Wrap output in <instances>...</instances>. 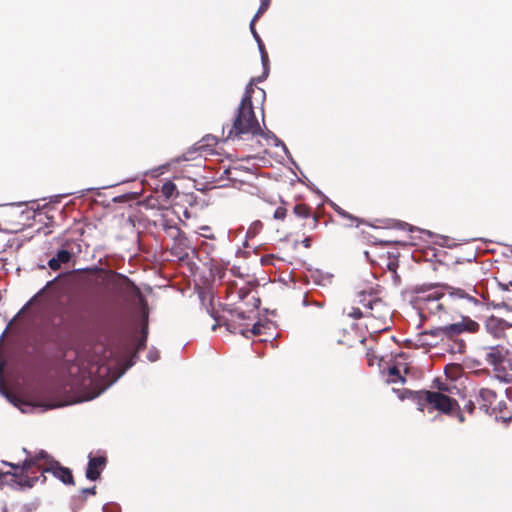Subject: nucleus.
Listing matches in <instances>:
<instances>
[{
	"mask_svg": "<svg viewBox=\"0 0 512 512\" xmlns=\"http://www.w3.org/2000/svg\"><path fill=\"white\" fill-rule=\"evenodd\" d=\"M478 328L479 324L477 322L464 317L461 322L432 329V334L439 335V337L453 338L464 331L475 332Z\"/></svg>",
	"mask_w": 512,
	"mask_h": 512,
	"instance_id": "nucleus-6",
	"label": "nucleus"
},
{
	"mask_svg": "<svg viewBox=\"0 0 512 512\" xmlns=\"http://www.w3.org/2000/svg\"><path fill=\"white\" fill-rule=\"evenodd\" d=\"M458 352L462 353L464 351V343L461 342L458 344V348H457Z\"/></svg>",
	"mask_w": 512,
	"mask_h": 512,
	"instance_id": "nucleus-41",
	"label": "nucleus"
},
{
	"mask_svg": "<svg viewBox=\"0 0 512 512\" xmlns=\"http://www.w3.org/2000/svg\"><path fill=\"white\" fill-rule=\"evenodd\" d=\"M422 233H426L428 235H431V232L430 231H427V230H421Z\"/></svg>",
	"mask_w": 512,
	"mask_h": 512,
	"instance_id": "nucleus-48",
	"label": "nucleus"
},
{
	"mask_svg": "<svg viewBox=\"0 0 512 512\" xmlns=\"http://www.w3.org/2000/svg\"><path fill=\"white\" fill-rule=\"evenodd\" d=\"M438 337L439 335L432 334V330H430L417 335L414 340H408V342L415 348L433 347L437 344L436 338Z\"/></svg>",
	"mask_w": 512,
	"mask_h": 512,
	"instance_id": "nucleus-11",
	"label": "nucleus"
},
{
	"mask_svg": "<svg viewBox=\"0 0 512 512\" xmlns=\"http://www.w3.org/2000/svg\"><path fill=\"white\" fill-rule=\"evenodd\" d=\"M371 238L373 240H371L374 244H379V245H382V246H388V245H391V244H398L399 242L398 241H394V240H391V239H379L375 236H371Z\"/></svg>",
	"mask_w": 512,
	"mask_h": 512,
	"instance_id": "nucleus-26",
	"label": "nucleus"
},
{
	"mask_svg": "<svg viewBox=\"0 0 512 512\" xmlns=\"http://www.w3.org/2000/svg\"><path fill=\"white\" fill-rule=\"evenodd\" d=\"M266 77H264V73L262 74V76L258 77L257 78V81L260 82L262 81L263 79H265Z\"/></svg>",
	"mask_w": 512,
	"mask_h": 512,
	"instance_id": "nucleus-46",
	"label": "nucleus"
},
{
	"mask_svg": "<svg viewBox=\"0 0 512 512\" xmlns=\"http://www.w3.org/2000/svg\"><path fill=\"white\" fill-rule=\"evenodd\" d=\"M216 328H217L216 324L212 326V330H216Z\"/></svg>",
	"mask_w": 512,
	"mask_h": 512,
	"instance_id": "nucleus-50",
	"label": "nucleus"
},
{
	"mask_svg": "<svg viewBox=\"0 0 512 512\" xmlns=\"http://www.w3.org/2000/svg\"><path fill=\"white\" fill-rule=\"evenodd\" d=\"M176 190L177 187L172 181L165 182L161 188V192L166 198H171Z\"/></svg>",
	"mask_w": 512,
	"mask_h": 512,
	"instance_id": "nucleus-21",
	"label": "nucleus"
},
{
	"mask_svg": "<svg viewBox=\"0 0 512 512\" xmlns=\"http://www.w3.org/2000/svg\"><path fill=\"white\" fill-rule=\"evenodd\" d=\"M458 420H459L460 422H463V421L465 420V418H464L463 414H461V413H459V414H458Z\"/></svg>",
	"mask_w": 512,
	"mask_h": 512,
	"instance_id": "nucleus-44",
	"label": "nucleus"
},
{
	"mask_svg": "<svg viewBox=\"0 0 512 512\" xmlns=\"http://www.w3.org/2000/svg\"><path fill=\"white\" fill-rule=\"evenodd\" d=\"M200 229L203 230L204 232H207L208 230H210V228L208 226H202Z\"/></svg>",
	"mask_w": 512,
	"mask_h": 512,
	"instance_id": "nucleus-45",
	"label": "nucleus"
},
{
	"mask_svg": "<svg viewBox=\"0 0 512 512\" xmlns=\"http://www.w3.org/2000/svg\"><path fill=\"white\" fill-rule=\"evenodd\" d=\"M260 92L262 94V97L265 98V91L263 89H260Z\"/></svg>",
	"mask_w": 512,
	"mask_h": 512,
	"instance_id": "nucleus-49",
	"label": "nucleus"
},
{
	"mask_svg": "<svg viewBox=\"0 0 512 512\" xmlns=\"http://www.w3.org/2000/svg\"><path fill=\"white\" fill-rule=\"evenodd\" d=\"M107 464V457L104 453H99L97 455H92L91 453L88 456V465L85 472L86 478L90 481H96L100 478L101 472L104 470Z\"/></svg>",
	"mask_w": 512,
	"mask_h": 512,
	"instance_id": "nucleus-8",
	"label": "nucleus"
},
{
	"mask_svg": "<svg viewBox=\"0 0 512 512\" xmlns=\"http://www.w3.org/2000/svg\"><path fill=\"white\" fill-rule=\"evenodd\" d=\"M271 0H260V7L252 19H257L268 9Z\"/></svg>",
	"mask_w": 512,
	"mask_h": 512,
	"instance_id": "nucleus-24",
	"label": "nucleus"
},
{
	"mask_svg": "<svg viewBox=\"0 0 512 512\" xmlns=\"http://www.w3.org/2000/svg\"><path fill=\"white\" fill-rule=\"evenodd\" d=\"M447 289H448L447 294L434 292L432 294L427 295L426 298H424V300L427 301L428 309L431 313H436L443 309V303H440L439 301L446 297L466 299L470 302H473L474 304H476L478 302L475 297L469 295L463 289L453 288V287H448Z\"/></svg>",
	"mask_w": 512,
	"mask_h": 512,
	"instance_id": "nucleus-5",
	"label": "nucleus"
},
{
	"mask_svg": "<svg viewBox=\"0 0 512 512\" xmlns=\"http://www.w3.org/2000/svg\"><path fill=\"white\" fill-rule=\"evenodd\" d=\"M332 274L316 271L312 274L313 282L318 286H326L332 281Z\"/></svg>",
	"mask_w": 512,
	"mask_h": 512,
	"instance_id": "nucleus-18",
	"label": "nucleus"
},
{
	"mask_svg": "<svg viewBox=\"0 0 512 512\" xmlns=\"http://www.w3.org/2000/svg\"><path fill=\"white\" fill-rule=\"evenodd\" d=\"M24 452L27 453L28 456L21 466L10 463L9 465L14 468L16 472L6 473L5 475L11 476L12 485H16L20 488H31L40 477H43V481L45 480V472H43V469L50 466L51 461L54 460L51 459L44 450H40L34 455L28 453L26 449H24Z\"/></svg>",
	"mask_w": 512,
	"mask_h": 512,
	"instance_id": "nucleus-3",
	"label": "nucleus"
},
{
	"mask_svg": "<svg viewBox=\"0 0 512 512\" xmlns=\"http://www.w3.org/2000/svg\"><path fill=\"white\" fill-rule=\"evenodd\" d=\"M396 227H397L398 229H406L407 227H409V224H407V223H405V222H398V223L396 224Z\"/></svg>",
	"mask_w": 512,
	"mask_h": 512,
	"instance_id": "nucleus-38",
	"label": "nucleus"
},
{
	"mask_svg": "<svg viewBox=\"0 0 512 512\" xmlns=\"http://www.w3.org/2000/svg\"><path fill=\"white\" fill-rule=\"evenodd\" d=\"M81 492H82L84 495H88V494H90V495H94V494L96 493V487H95V486H93V487H91V488H85V489H82V491H81Z\"/></svg>",
	"mask_w": 512,
	"mask_h": 512,
	"instance_id": "nucleus-35",
	"label": "nucleus"
},
{
	"mask_svg": "<svg viewBox=\"0 0 512 512\" xmlns=\"http://www.w3.org/2000/svg\"><path fill=\"white\" fill-rule=\"evenodd\" d=\"M506 394H507V397H508L510 400H512V388H508V389L506 390Z\"/></svg>",
	"mask_w": 512,
	"mask_h": 512,
	"instance_id": "nucleus-43",
	"label": "nucleus"
},
{
	"mask_svg": "<svg viewBox=\"0 0 512 512\" xmlns=\"http://www.w3.org/2000/svg\"><path fill=\"white\" fill-rule=\"evenodd\" d=\"M396 267H397V265H396L394 262H390V263L388 264V269H389L390 271H395V270H396Z\"/></svg>",
	"mask_w": 512,
	"mask_h": 512,
	"instance_id": "nucleus-40",
	"label": "nucleus"
},
{
	"mask_svg": "<svg viewBox=\"0 0 512 512\" xmlns=\"http://www.w3.org/2000/svg\"><path fill=\"white\" fill-rule=\"evenodd\" d=\"M106 288L115 302L126 301L131 295H137L144 323L141 335L132 343H88L76 352L75 361L69 366L68 372L74 377V384L83 389V401L95 399L114 384L135 364L139 351L146 346L148 306L139 289L127 276L117 272L109 274Z\"/></svg>",
	"mask_w": 512,
	"mask_h": 512,
	"instance_id": "nucleus-1",
	"label": "nucleus"
},
{
	"mask_svg": "<svg viewBox=\"0 0 512 512\" xmlns=\"http://www.w3.org/2000/svg\"><path fill=\"white\" fill-rule=\"evenodd\" d=\"M271 134V137L273 138V140L275 141V146L276 147H281L282 150L284 151V153L288 156V157H291L290 155V152L288 150V148L286 147V145L284 144L283 141H281L279 138L276 137V135L272 134L271 132H269V135Z\"/></svg>",
	"mask_w": 512,
	"mask_h": 512,
	"instance_id": "nucleus-25",
	"label": "nucleus"
},
{
	"mask_svg": "<svg viewBox=\"0 0 512 512\" xmlns=\"http://www.w3.org/2000/svg\"><path fill=\"white\" fill-rule=\"evenodd\" d=\"M254 91L251 85H247L245 93L237 108V113L234 117L233 124L223 127V135L227 130L226 140L233 138H242L244 135L259 136L263 135L260 124L255 116L252 105V92Z\"/></svg>",
	"mask_w": 512,
	"mask_h": 512,
	"instance_id": "nucleus-2",
	"label": "nucleus"
},
{
	"mask_svg": "<svg viewBox=\"0 0 512 512\" xmlns=\"http://www.w3.org/2000/svg\"><path fill=\"white\" fill-rule=\"evenodd\" d=\"M5 366V362H0V394L5 397L11 404L18 407L22 413H28L33 409V406L21 400L18 396L9 392L6 388V385L2 379V373Z\"/></svg>",
	"mask_w": 512,
	"mask_h": 512,
	"instance_id": "nucleus-9",
	"label": "nucleus"
},
{
	"mask_svg": "<svg viewBox=\"0 0 512 512\" xmlns=\"http://www.w3.org/2000/svg\"><path fill=\"white\" fill-rule=\"evenodd\" d=\"M494 307L497 308V309H504V310H506L508 312H512V306L508 305L505 302L498 303Z\"/></svg>",
	"mask_w": 512,
	"mask_h": 512,
	"instance_id": "nucleus-34",
	"label": "nucleus"
},
{
	"mask_svg": "<svg viewBox=\"0 0 512 512\" xmlns=\"http://www.w3.org/2000/svg\"><path fill=\"white\" fill-rule=\"evenodd\" d=\"M116 509L120 510L119 505L114 502H109L103 505L102 512H114Z\"/></svg>",
	"mask_w": 512,
	"mask_h": 512,
	"instance_id": "nucleus-27",
	"label": "nucleus"
},
{
	"mask_svg": "<svg viewBox=\"0 0 512 512\" xmlns=\"http://www.w3.org/2000/svg\"><path fill=\"white\" fill-rule=\"evenodd\" d=\"M303 245H304L306 248L310 247V245H311V239H310L309 237L305 238V239L303 240Z\"/></svg>",
	"mask_w": 512,
	"mask_h": 512,
	"instance_id": "nucleus-39",
	"label": "nucleus"
},
{
	"mask_svg": "<svg viewBox=\"0 0 512 512\" xmlns=\"http://www.w3.org/2000/svg\"><path fill=\"white\" fill-rule=\"evenodd\" d=\"M263 325L259 322L255 323L250 330L239 329V333L245 337H248V333L253 335H260L262 332ZM227 329L232 333H237L236 327H232V324H227Z\"/></svg>",
	"mask_w": 512,
	"mask_h": 512,
	"instance_id": "nucleus-16",
	"label": "nucleus"
},
{
	"mask_svg": "<svg viewBox=\"0 0 512 512\" xmlns=\"http://www.w3.org/2000/svg\"><path fill=\"white\" fill-rule=\"evenodd\" d=\"M388 374L390 377H392V379L390 380L392 383H403L405 381V378L400 375L399 370L395 366L389 368Z\"/></svg>",
	"mask_w": 512,
	"mask_h": 512,
	"instance_id": "nucleus-23",
	"label": "nucleus"
},
{
	"mask_svg": "<svg viewBox=\"0 0 512 512\" xmlns=\"http://www.w3.org/2000/svg\"><path fill=\"white\" fill-rule=\"evenodd\" d=\"M501 322L506 327H512V317L509 320L503 319V320H501Z\"/></svg>",
	"mask_w": 512,
	"mask_h": 512,
	"instance_id": "nucleus-37",
	"label": "nucleus"
},
{
	"mask_svg": "<svg viewBox=\"0 0 512 512\" xmlns=\"http://www.w3.org/2000/svg\"><path fill=\"white\" fill-rule=\"evenodd\" d=\"M255 22H256L255 19H252L251 22H250L249 27H250V31H251L254 39L256 40V42L260 43L261 38H260L259 34L257 33V31L255 29Z\"/></svg>",
	"mask_w": 512,
	"mask_h": 512,
	"instance_id": "nucleus-31",
	"label": "nucleus"
},
{
	"mask_svg": "<svg viewBox=\"0 0 512 512\" xmlns=\"http://www.w3.org/2000/svg\"><path fill=\"white\" fill-rule=\"evenodd\" d=\"M71 253L66 249H61L57 254L48 261L50 269L56 271L61 267V264L69 262Z\"/></svg>",
	"mask_w": 512,
	"mask_h": 512,
	"instance_id": "nucleus-12",
	"label": "nucleus"
},
{
	"mask_svg": "<svg viewBox=\"0 0 512 512\" xmlns=\"http://www.w3.org/2000/svg\"><path fill=\"white\" fill-rule=\"evenodd\" d=\"M263 224L260 220H256L252 222L247 229L246 237L247 238H253L255 237L261 230H262Z\"/></svg>",
	"mask_w": 512,
	"mask_h": 512,
	"instance_id": "nucleus-19",
	"label": "nucleus"
},
{
	"mask_svg": "<svg viewBox=\"0 0 512 512\" xmlns=\"http://www.w3.org/2000/svg\"><path fill=\"white\" fill-rule=\"evenodd\" d=\"M43 472L52 473L57 479L66 485L74 484L72 471L69 468L61 466L57 461H51L50 466L43 469Z\"/></svg>",
	"mask_w": 512,
	"mask_h": 512,
	"instance_id": "nucleus-10",
	"label": "nucleus"
},
{
	"mask_svg": "<svg viewBox=\"0 0 512 512\" xmlns=\"http://www.w3.org/2000/svg\"><path fill=\"white\" fill-rule=\"evenodd\" d=\"M303 305L304 306L314 305V306H316L318 308H322L324 306V303L323 302H317V301H310L308 299V297L305 296L304 299H303Z\"/></svg>",
	"mask_w": 512,
	"mask_h": 512,
	"instance_id": "nucleus-32",
	"label": "nucleus"
},
{
	"mask_svg": "<svg viewBox=\"0 0 512 512\" xmlns=\"http://www.w3.org/2000/svg\"><path fill=\"white\" fill-rule=\"evenodd\" d=\"M348 316L353 319H361L363 317V313L359 308L352 307L351 311L348 313Z\"/></svg>",
	"mask_w": 512,
	"mask_h": 512,
	"instance_id": "nucleus-28",
	"label": "nucleus"
},
{
	"mask_svg": "<svg viewBox=\"0 0 512 512\" xmlns=\"http://www.w3.org/2000/svg\"><path fill=\"white\" fill-rule=\"evenodd\" d=\"M252 82H254V79H251V82L248 85L252 86Z\"/></svg>",
	"mask_w": 512,
	"mask_h": 512,
	"instance_id": "nucleus-51",
	"label": "nucleus"
},
{
	"mask_svg": "<svg viewBox=\"0 0 512 512\" xmlns=\"http://www.w3.org/2000/svg\"><path fill=\"white\" fill-rule=\"evenodd\" d=\"M238 317H239L240 319H244V318H245V317H244V313H242V312H241V313H238Z\"/></svg>",
	"mask_w": 512,
	"mask_h": 512,
	"instance_id": "nucleus-47",
	"label": "nucleus"
},
{
	"mask_svg": "<svg viewBox=\"0 0 512 512\" xmlns=\"http://www.w3.org/2000/svg\"><path fill=\"white\" fill-rule=\"evenodd\" d=\"M381 305V301L378 299L369 300L367 303H364V306L368 307L369 309H374L375 306Z\"/></svg>",
	"mask_w": 512,
	"mask_h": 512,
	"instance_id": "nucleus-33",
	"label": "nucleus"
},
{
	"mask_svg": "<svg viewBox=\"0 0 512 512\" xmlns=\"http://www.w3.org/2000/svg\"><path fill=\"white\" fill-rule=\"evenodd\" d=\"M418 410L424 412L425 409L431 413L437 409L443 413H450L455 407H458L456 400L440 392L420 391L417 393Z\"/></svg>",
	"mask_w": 512,
	"mask_h": 512,
	"instance_id": "nucleus-4",
	"label": "nucleus"
},
{
	"mask_svg": "<svg viewBox=\"0 0 512 512\" xmlns=\"http://www.w3.org/2000/svg\"><path fill=\"white\" fill-rule=\"evenodd\" d=\"M505 355L498 347H490L486 353L485 360L488 364L497 367L504 361Z\"/></svg>",
	"mask_w": 512,
	"mask_h": 512,
	"instance_id": "nucleus-13",
	"label": "nucleus"
},
{
	"mask_svg": "<svg viewBox=\"0 0 512 512\" xmlns=\"http://www.w3.org/2000/svg\"><path fill=\"white\" fill-rule=\"evenodd\" d=\"M237 294L240 299H244L247 296L248 291L244 288H241L237 291Z\"/></svg>",
	"mask_w": 512,
	"mask_h": 512,
	"instance_id": "nucleus-36",
	"label": "nucleus"
},
{
	"mask_svg": "<svg viewBox=\"0 0 512 512\" xmlns=\"http://www.w3.org/2000/svg\"><path fill=\"white\" fill-rule=\"evenodd\" d=\"M188 160H190V159H189L186 155H182V156H180V157L174 158V159H172L170 162H168V163H166V164H163V165H160L159 167H157V168L153 169V170L151 171V175H152L153 177H156V176H158V175H160V174H163V173H165L166 171H168V170H169V168H170L173 164L178 163V162H180V161H188Z\"/></svg>",
	"mask_w": 512,
	"mask_h": 512,
	"instance_id": "nucleus-15",
	"label": "nucleus"
},
{
	"mask_svg": "<svg viewBox=\"0 0 512 512\" xmlns=\"http://www.w3.org/2000/svg\"><path fill=\"white\" fill-rule=\"evenodd\" d=\"M330 205L331 207L333 208V210L339 215L341 216L342 218H345L347 220L350 221V223L347 225V226H354V223H355V226L357 227L359 225V223L361 222V220L355 216H353L352 214L348 213L347 211H345L344 209H342L339 205H337L336 203L334 202H330Z\"/></svg>",
	"mask_w": 512,
	"mask_h": 512,
	"instance_id": "nucleus-14",
	"label": "nucleus"
},
{
	"mask_svg": "<svg viewBox=\"0 0 512 512\" xmlns=\"http://www.w3.org/2000/svg\"><path fill=\"white\" fill-rule=\"evenodd\" d=\"M257 44H258L259 51H260V54H261V60H262L263 69H264V77H267L268 76V71H269V68H268V55H267V52L265 50V47H264V44H263L262 40L260 41V43H257Z\"/></svg>",
	"mask_w": 512,
	"mask_h": 512,
	"instance_id": "nucleus-20",
	"label": "nucleus"
},
{
	"mask_svg": "<svg viewBox=\"0 0 512 512\" xmlns=\"http://www.w3.org/2000/svg\"><path fill=\"white\" fill-rule=\"evenodd\" d=\"M294 213L301 218H307L310 215V209L304 204H297L294 207Z\"/></svg>",
	"mask_w": 512,
	"mask_h": 512,
	"instance_id": "nucleus-22",
	"label": "nucleus"
},
{
	"mask_svg": "<svg viewBox=\"0 0 512 512\" xmlns=\"http://www.w3.org/2000/svg\"><path fill=\"white\" fill-rule=\"evenodd\" d=\"M147 358L151 362L157 361L159 359V351L155 348L150 349L147 354Z\"/></svg>",
	"mask_w": 512,
	"mask_h": 512,
	"instance_id": "nucleus-30",
	"label": "nucleus"
},
{
	"mask_svg": "<svg viewBox=\"0 0 512 512\" xmlns=\"http://www.w3.org/2000/svg\"><path fill=\"white\" fill-rule=\"evenodd\" d=\"M286 216V209L285 208H282V207H278L275 212H274V219H277V220H283Z\"/></svg>",
	"mask_w": 512,
	"mask_h": 512,
	"instance_id": "nucleus-29",
	"label": "nucleus"
},
{
	"mask_svg": "<svg viewBox=\"0 0 512 512\" xmlns=\"http://www.w3.org/2000/svg\"><path fill=\"white\" fill-rule=\"evenodd\" d=\"M479 398L483 402V406L488 408L496 399V393L488 388H482L479 391Z\"/></svg>",
	"mask_w": 512,
	"mask_h": 512,
	"instance_id": "nucleus-17",
	"label": "nucleus"
},
{
	"mask_svg": "<svg viewBox=\"0 0 512 512\" xmlns=\"http://www.w3.org/2000/svg\"><path fill=\"white\" fill-rule=\"evenodd\" d=\"M437 387L440 391H449V389L446 385H438Z\"/></svg>",
	"mask_w": 512,
	"mask_h": 512,
	"instance_id": "nucleus-42",
	"label": "nucleus"
},
{
	"mask_svg": "<svg viewBox=\"0 0 512 512\" xmlns=\"http://www.w3.org/2000/svg\"><path fill=\"white\" fill-rule=\"evenodd\" d=\"M60 338V328L56 324L47 325L38 329L33 349L36 352H42L46 346L57 344Z\"/></svg>",
	"mask_w": 512,
	"mask_h": 512,
	"instance_id": "nucleus-7",
	"label": "nucleus"
}]
</instances>
